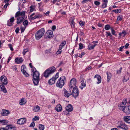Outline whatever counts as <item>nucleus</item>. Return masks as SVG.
Segmentation results:
<instances>
[{
  "mask_svg": "<svg viewBox=\"0 0 130 130\" xmlns=\"http://www.w3.org/2000/svg\"><path fill=\"white\" fill-rule=\"evenodd\" d=\"M56 70L54 66L51 67L46 70L43 73V76L47 78L53 73Z\"/></svg>",
  "mask_w": 130,
  "mask_h": 130,
  "instance_id": "nucleus-1",
  "label": "nucleus"
},
{
  "mask_svg": "<svg viewBox=\"0 0 130 130\" xmlns=\"http://www.w3.org/2000/svg\"><path fill=\"white\" fill-rule=\"evenodd\" d=\"M66 78L65 76H62L58 79L56 84L57 87L61 88L64 85Z\"/></svg>",
  "mask_w": 130,
  "mask_h": 130,
  "instance_id": "nucleus-2",
  "label": "nucleus"
},
{
  "mask_svg": "<svg viewBox=\"0 0 130 130\" xmlns=\"http://www.w3.org/2000/svg\"><path fill=\"white\" fill-rule=\"evenodd\" d=\"M44 32V28H42L39 30L35 34L36 39L38 40L41 38L43 36Z\"/></svg>",
  "mask_w": 130,
  "mask_h": 130,
  "instance_id": "nucleus-3",
  "label": "nucleus"
},
{
  "mask_svg": "<svg viewBox=\"0 0 130 130\" xmlns=\"http://www.w3.org/2000/svg\"><path fill=\"white\" fill-rule=\"evenodd\" d=\"M117 127L118 128L121 129L123 130H128V126L124 123L120 121H118L117 125Z\"/></svg>",
  "mask_w": 130,
  "mask_h": 130,
  "instance_id": "nucleus-4",
  "label": "nucleus"
},
{
  "mask_svg": "<svg viewBox=\"0 0 130 130\" xmlns=\"http://www.w3.org/2000/svg\"><path fill=\"white\" fill-rule=\"evenodd\" d=\"M25 11H23L20 12V11H18L16 13L15 15V17L17 18L19 17L25 18Z\"/></svg>",
  "mask_w": 130,
  "mask_h": 130,
  "instance_id": "nucleus-5",
  "label": "nucleus"
},
{
  "mask_svg": "<svg viewBox=\"0 0 130 130\" xmlns=\"http://www.w3.org/2000/svg\"><path fill=\"white\" fill-rule=\"evenodd\" d=\"M80 80H81V83L82 86L80 87V88L82 89L83 88L86 87V81H85V79L83 78V75H81Z\"/></svg>",
  "mask_w": 130,
  "mask_h": 130,
  "instance_id": "nucleus-6",
  "label": "nucleus"
},
{
  "mask_svg": "<svg viewBox=\"0 0 130 130\" xmlns=\"http://www.w3.org/2000/svg\"><path fill=\"white\" fill-rule=\"evenodd\" d=\"M31 70L33 73V78H39V73L38 71H37L36 69L34 68L32 69Z\"/></svg>",
  "mask_w": 130,
  "mask_h": 130,
  "instance_id": "nucleus-7",
  "label": "nucleus"
},
{
  "mask_svg": "<svg viewBox=\"0 0 130 130\" xmlns=\"http://www.w3.org/2000/svg\"><path fill=\"white\" fill-rule=\"evenodd\" d=\"M76 83V79L73 78H72L70 81L69 85L70 88H72L73 87L75 86Z\"/></svg>",
  "mask_w": 130,
  "mask_h": 130,
  "instance_id": "nucleus-8",
  "label": "nucleus"
},
{
  "mask_svg": "<svg viewBox=\"0 0 130 130\" xmlns=\"http://www.w3.org/2000/svg\"><path fill=\"white\" fill-rule=\"evenodd\" d=\"M79 94V91L76 87L73 88L72 91V95L75 98Z\"/></svg>",
  "mask_w": 130,
  "mask_h": 130,
  "instance_id": "nucleus-9",
  "label": "nucleus"
},
{
  "mask_svg": "<svg viewBox=\"0 0 130 130\" xmlns=\"http://www.w3.org/2000/svg\"><path fill=\"white\" fill-rule=\"evenodd\" d=\"M26 118H23L18 119L17 123L18 124L22 125L26 123Z\"/></svg>",
  "mask_w": 130,
  "mask_h": 130,
  "instance_id": "nucleus-10",
  "label": "nucleus"
},
{
  "mask_svg": "<svg viewBox=\"0 0 130 130\" xmlns=\"http://www.w3.org/2000/svg\"><path fill=\"white\" fill-rule=\"evenodd\" d=\"M0 80L3 85H6L7 83V80L6 77L4 76H2L1 77Z\"/></svg>",
  "mask_w": 130,
  "mask_h": 130,
  "instance_id": "nucleus-11",
  "label": "nucleus"
},
{
  "mask_svg": "<svg viewBox=\"0 0 130 130\" xmlns=\"http://www.w3.org/2000/svg\"><path fill=\"white\" fill-rule=\"evenodd\" d=\"M25 68V66L23 65L21 67V70L23 74L25 76L28 77L29 76V74L26 72V71L24 69Z\"/></svg>",
  "mask_w": 130,
  "mask_h": 130,
  "instance_id": "nucleus-12",
  "label": "nucleus"
},
{
  "mask_svg": "<svg viewBox=\"0 0 130 130\" xmlns=\"http://www.w3.org/2000/svg\"><path fill=\"white\" fill-rule=\"evenodd\" d=\"M94 79L96 82V80H98V82L96 83L97 84H98L101 83V77L99 75H96L94 77Z\"/></svg>",
  "mask_w": 130,
  "mask_h": 130,
  "instance_id": "nucleus-13",
  "label": "nucleus"
},
{
  "mask_svg": "<svg viewBox=\"0 0 130 130\" xmlns=\"http://www.w3.org/2000/svg\"><path fill=\"white\" fill-rule=\"evenodd\" d=\"M46 34L47 38H52L53 36V32L51 30H48L46 32Z\"/></svg>",
  "mask_w": 130,
  "mask_h": 130,
  "instance_id": "nucleus-14",
  "label": "nucleus"
},
{
  "mask_svg": "<svg viewBox=\"0 0 130 130\" xmlns=\"http://www.w3.org/2000/svg\"><path fill=\"white\" fill-rule=\"evenodd\" d=\"M119 109L121 110H122L125 113V110L127 106L123 104L122 103H120L119 105Z\"/></svg>",
  "mask_w": 130,
  "mask_h": 130,
  "instance_id": "nucleus-15",
  "label": "nucleus"
},
{
  "mask_svg": "<svg viewBox=\"0 0 130 130\" xmlns=\"http://www.w3.org/2000/svg\"><path fill=\"white\" fill-rule=\"evenodd\" d=\"M63 92L64 93V95L65 96L67 97H69L70 95H71L72 93L71 91H69V92L65 89H63Z\"/></svg>",
  "mask_w": 130,
  "mask_h": 130,
  "instance_id": "nucleus-16",
  "label": "nucleus"
},
{
  "mask_svg": "<svg viewBox=\"0 0 130 130\" xmlns=\"http://www.w3.org/2000/svg\"><path fill=\"white\" fill-rule=\"evenodd\" d=\"M24 18L22 17H19L17 19V23L19 24H21L23 21Z\"/></svg>",
  "mask_w": 130,
  "mask_h": 130,
  "instance_id": "nucleus-17",
  "label": "nucleus"
},
{
  "mask_svg": "<svg viewBox=\"0 0 130 130\" xmlns=\"http://www.w3.org/2000/svg\"><path fill=\"white\" fill-rule=\"evenodd\" d=\"M66 110L67 111L69 112L72 111L73 110V108L71 104H68L65 107Z\"/></svg>",
  "mask_w": 130,
  "mask_h": 130,
  "instance_id": "nucleus-18",
  "label": "nucleus"
},
{
  "mask_svg": "<svg viewBox=\"0 0 130 130\" xmlns=\"http://www.w3.org/2000/svg\"><path fill=\"white\" fill-rule=\"evenodd\" d=\"M0 91H3L5 93L7 92L6 89L2 84H0Z\"/></svg>",
  "mask_w": 130,
  "mask_h": 130,
  "instance_id": "nucleus-19",
  "label": "nucleus"
},
{
  "mask_svg": "<svg viewBox=\"0 0 130 130\" xmlns=\"http://www.w3.org/2000/svg\"><path fill=\"white\" fill-rule=\"evenodd\" d=\"M10 112L8 110L4 109L1 113V115L3 116H6L9 114Z\"/></svg>",
  "mask_w": 130,
  "mask_h": 130,
  "instance_id": "nucleus-20",
  "label": "nucleus"
},
{
  "mask_svg": "<svg viewBox=\"0 0 130 130\" xmlns=\"http://www.w3.org/2000/svg\"><path fill=\"white\" fill-rule=\"evenodd\" d=\"M124 120L126 123H130V116H126L124 117Z\"/></svg>",
  "mask_w": 130,
  "mask_h": 130,
  "instance_id": "nucleus-21",
  "label": "nucleus"
},
{
  "mask_svg": "<svg viewBox=\"0 0 130 130\" xmlns=\"http://www.w3.org/2000/svg\"><path fill=\"white\" fill-rule=\"evenodd\" d=\"M23 61V58H17L15 59V61L17 64L22 63Z\"/></svg>",
  "mask_w": 130,
  "mask_h": 130,
  "instance_id": "nucleus-22",
  "label": "nucleus"
},
{
  "mask_svg": "<svg viewBox=\"0 0 130 130\" xmlns=\"http://www.w3.org/2000/svg\"><path fill=\"white\" fill-rule=\"evenodd\" d=\"M62 109V107L60 104L57 105L55 107L56 110L58 112L61 111Z\"/></svg>",
  "mask_w": 130,
  "mask_h": 130,
  "instance_id": "nucleus-23",
  "label": "nucleus"
},
{
  "mask_svg": "<svg viewBox=\"0 0 130 130\" xmlns=\"http://www.w3.org/2000/svg\"><path fill=\"white\" fill-rule=\"evenodd\" d=\"M6 128L8 130H15V127L12 125H8L6 127Z\"/></svg>",
  "mask_w": 130,
  "mask_h": 130,
  "instance_id": "nucleus-24",
  "label": "nucleus"
},
{
  "mask_svg": "<svg viewBox=\"0 0 130 130\" xmlns=\"http://www.w3.org/2000/svg\"><path fill=\"white\" fill-rule=\"evenodd\" d=\"M125 113L126 115H129L130 114V105L128 106H127L125 110Z\"/></svg>",
  "mask_w": 130,
  "mask_h": 130,
  "instance_id": "nucleus-25",
  "label": "nucleus"
},
{
  "mask_svg": "<svg viewBox=\"0 0 130 130\" xmlns=\"http://www.w3.org/2000/svg\"><path fill=\"white\" fill-rule=\"evenodd\" d=\"M55 80L54 77L50 79L48 81V84L50 85H52L55 83Z\"/></svg>",
  "mask_w": 130,
  "mask_h": 130,
  "instance_id": "nucleus-26",
  "label": "nucleus"
},
{
  "mask_svg": "<svg viewBox=\"0 0 130 130\" xmlns=\"http://www.w3.org/2000/svg\"><path fill=\"white\" fill-rule=\"evenodd\" d=\"M33 79V81L34 84L35 85H37L38 84L39 81V78H35Z\"/></svg>",
  "mask_w": 130,
  "mask_h": 130,
  "instance_id": "nucleus-27",
  "label": "nucleus"
},
{
  "mask_svg": "<svg viewBox=\"0 0 130 130\" xmlns=\"http://www.w3.org/2000/svg\"><path fill=\"white\" fill-rule=\"evenodd\" d=\"M66 44V41H63L60 45L59 48H60V49H62Z\"/></svg>",
  "mask_w": 130,
  "mask_h": 130,
  "instance_id": "nucleus-28",
  "label": "nucleus"
},
{
  "mask_svg": "<svg viewBox=\"0 0 130 130\" xmlns=\"http://www.w3.org/2000/svg\"><path fill=\"white\" fill-rule=\"evenodd\" d=\"M97 45V44H95L94 45L89 44L88 46V49L89 50H91L94 48V47Z\"/></svg>",
  "mask_w": 130,
  "mask_h": 130,
  "instance_id": "nucleus-29",
  "label": "nucleus"
},
{
  "mask_svg": "<svg viewBox=\"0 0 130 130\" xmlns=\"http://www.w3.org/2000/svg\"><path fill=\"white\" fill-rule=\"evenodd\" d=\"M40 110L39 107L38 106H36L34 107L33 109V110L35 112H38Z\"/></svg>",
  "mask_w": 130,
  "mask_h": 130,
  "instance_id": "nucleus-30",
  "label": "nucleus"
},
{
  "mask_svg": "<svg viewBox=\"0 0 130 130\" xmlns=\"http://www.w3.org/2000/svg\"><path fill=\"white\" fill-rule=\"evenodd\" d=\"M30 12H31L35 10V7L33 5H31L30 7Z\"/></svg>",
  "mask_w": 130,
  "mask_h": 130,
  "instance_id": "nucleus-31",
  "label": "nucleus"
},
{
  "mask_svg": "<svg viewBox=\"0 0 130 130\" xmlns=\"http://www.w3.org/2000/svg\"><path fill=\"white\" fill-rule=\"evenodd\" d=\"M119 34L120 36L124 37L126 34V32L125 31L123 30Z\"/></svg>",
  "mask_w": 130,
  "mask_h": 130,
  "instance_id": "nucleus-32",
  "label": "nucleus"
},
{
  "mask_svg": "<svg viewBox=\"0 0 130 130\" xmlns=\"http://www.w3.org/2000/svg\"><path fill=\"white\" fill-rule=\"evenodd\" d=\"M106 73L107 75V81L109 82L111 78V75L110 73L107 72Z\"/></svg>",
  "mask_w": 130,
  "mask_h": 130,
  "instance_id": "nucleus-33",
  "label": "nucleus"
},
{
  "mask_svg": "<svg viewBox=\"0 0 130 130\" xmlns=\"http://www.w3.org/2000/svg\"><path fill=\"white\" fill-rule=\"evenodd\" d=\"M23 24L24 26L26 27H27L28 24V21L27 20H25L23 22Z\"/></svg>",
  "mask_w": 130,
  "mask_h": 130,
  "instance_id": "nucleus-34",
  "label": "nucleus"
},
{
  "mask_svg": "<svg viewBox=\"0 0 130 130\" xmlns=\"http://www.w3.org/2000/svg\"><path fill=\"white\" fill-rule=\"evenodd\" d=\"M0 123H1L3 125H5L7 123V121L4 120H0Z\"/></svg>",
  "mask_w": 130,
  "mask_h": 130,
  "instance_id": "nucleus-35",
  "label": "nucleus"
},
{
  "mask_svg": "<svg viewBox=\"0 0 130 130\" xmlns=\"http://www.w3.org/2000/svg\"><path fill=\"white\" fill-rule=\"evenodd\" d=\"M39 128L40 130H44V125L40 124L39 125Z\"/></svg>",
  "mask_w": 130,
  "mask_h": 130,
  "instance_id": "nucleus-36",
  "label": "nucleus"
},
{
  "mask_svg": "<svg viewBox=\"0 0 130 130\" xmlns=\"http://www.w3.org/2000/svg\"><path fill=\"white\" fill-rule=\"evenodd\" d=\"M25 102L24 101V99L23 98L21 100V101L20 102V105H22L25 104Z\"/></svg>",
  "mask_w": 130,
  "mask_h": 130,
  "instance_id": "nucleus-37",
  "label": "nucleus"
},
{
  "mask_svg": "<svg viewBox=\"0 0 130 130\" xmlns=\"http://www.w3.org/2000/svg\"><path fill=\"white\" fill-rule=\"evenodd\" d=\"M40 18V15H35L34 17H33L32 18H31V20H34L35 19L37 18Z\"/></svg>",
  "mask_w": 130,
  "mask_h": 130,
  "instance_id": "nucleus-38",
  "label": "nucleus"
},
{
  "mask_svg": "<svg viewBox=\"0 0 130 130\" xmlns=\"http://www.w3.org/2000/svg\"><path fill=\"white\" fill-rule=\"evenodd\" d=\"M104 28L106 30H108L110 28V26L108 24L106 25L105 26Z\"/></svg>",
  "mask_w": 130,
  "mask_h": 130,
  "instance_id": "nucleus-39",
  "label": "nucleus"
},
{
  "mask_svg": "<svg viewBox=\"0 0 130 130\" xmlns=\"http://www.w3.org/2000/svg\"><path fill=\"white\" fill-rule=\"evenodd\" d=\"M26 27L25 26H24V27L21 26V27L20 29L21 30V33L23 32L25 30Z\"/></svg>",
  "mask_w": 130,
  "mask_h": 130,
  "instance_id": "nucleus-40",
  "label": "nucleus"
},
{
  "mask_svg": "<svg viewBox=\"0 0 130 130\" xmlns=\"http://www.w3.org/2000/svg\"><path fill=\"white\" fill-rule=\"evenodd\" d=\"M113 12H114L116 13H118V12L120 13L121 12V10L120 9H117L116 10H112Z\"/></svg>",
  "mask_w": 130,
  "mask_h": 130,
  "instance_id": "nucleus-41",
  "label": "nucleus"
},
{
  "mask_svg": "<svg viewBox=\"0 0 130 130\" xmlns=\"http://www.w3.org/2000/svg\"><path fill=\"white\" fill-rule=\"evenodd\" d=\"M105 32L107 34L106 35V36H109L110 37H112V35L109 32L106 31Z\"/></svg>",
  "mask_w": 130,
  "mask_h": 130,
  "instance_id": "nucleus-42",
  "label": "nucleus"
},
{
  "mask_svg": "<svg viewBox=\"0 0 130 130\" xmlns=\"http://www.w3.org/2000/svg\"><path fill=\"white\" fill-rule=\"evenodd\" d=\"M61 49H60V48H59L58 50L56 52V54L57 55H58L61 54L62 51Z\"/></svg>",
  "mask_w": 130,
  "mask_h": 130,
  "instance_id": "nucleus-43",
  "label": "nucleus"
},
{
  "mask_svg": "<svg viewBox=\"0 0 130 130\" xmlns=\"http://www.w3.org/2000/svg\"><path fill=\"white\" fill-rule=\"evenodd\" d=\"M28 51V50L27 48L24 49L23 50V55H24Z\"/></svg>",
  "mask_w": 130,
  "mask_h": 130,
  "instance_id": "nucleus-44",
  "label": "nucleus"
},
{
  "mask_svg": "<svg viewBox=\"0 0 130 130\" xmlns=\"http://www.w3.org/2000/svg\"><path fill=\"white\" fill-rule=\"evenodd\" d=\"M122 19V17L120 15L118 17L117 20L118 21H121Z\"/></svg>",
  "mask_w": 130,
  "mask_h": 130,
  "instance_id": "nucleus-45",
  "label": "nucleus"
},
{
  "mask_svg": "<svg viewBox=\"0 0 130 130\" xmlns=\"http://www.w3.org/2000/svg\"><path fill=\"white\" fill-rule=\"evenodd\" d=\"M127 103V100L126 99L124 100H123L122 102L121 103H122L123 104L125 105H126Z\"/></svg>",
  "mask_w": 130,
  "mask_h": 130,
  "instance_id": "nucleus-46",
  "label": "nucleus"
},
{
  "mask_svg": "<svg viewBox=\"0 0 130 130\" xmlns=\"http://www.w3.org/2000/svg\"><path fill=\"white\" fill-rule=\"evenodd\" d=\"M59 76V73H57L55 77H53L56 80L57 78Z\"/></svg>",
  "mask_w": 130,
  "mask_h": 130,
  "instance_id": "nucleus-47",
  "label": "nucleus"
},
{
  "mask_svg": "<svg viewBox=\"0 0 130 130\" xmlns=\"http://www.w3.org/2000/svg\"><path fill=\"white\" fill-rule=\"evenodd\" d=\"M107 3H103L102 5V7L103 8H105L107 7Z\"/></svg>",
  "mask_w": 130,
  "mask_h": 130,
  "instance_id": "nucleus-48",
  "label": "nucleus"
},
{
  "mask_svg": "<svg viewBox=\"0 0 130 130\" xmlns=\"http://www.w3.org/2000/svg\"><path fill=\"white\" fill-rule=\"evenodd\" d=\"M39 118L37 116H36L35 117L32 119V121H35L36 120H39Z\"/></svg>",
  "mask_w": 130,
  "mask_h": 130,
  "instance_id": "nucleus-49",
  "label": "nucleus"
},
{
  "mask_svg": "<svg viewBox=\"0 0 130 130\" xmlns=\"http://www.w3.org/2000/svg\"><path fill=\"white\" fill-rule=\"evenodd\" d=\"M79 49H82L83 48V44H82L81 43H80L79 44Z\"/></svg>",
  "mask_w": 130,
  "mask_h": 130,
  "instance_id": "nucleus-50",
  "label": "nucleus"
},
{
  "mask_svg": "<svg viewBox=\"0 0 130 130\" xmlns=\"http://www.w3.org/2000/svg\"><path fill=\"white\" fill-rule=\"evenodd\" d=\"M8 21H9V22L10 23H13L14 21V19L13 17L10 19Z\"/></svg>",
  "mask_w": 130,
  "mask_h": 130,
  "instance_id": "nucleus-51",
  "label": "nucleus"
},
{
  "mask_svg": "<svg viewBox=\"0 0 130 130\" xmlns=\"http://www.w3.org/2000/svg\"><path fill=\"white\" fill-rule=\"evenodd\" d=\"M8 46H9V48H10V50L11 51H12L13 50V48L12 46V45L11 44H8Z\"/></svg>",
  "mask_w": 130,
  "mask_h": 130,
  "instance_id": "nucleus-52",
  "label": "nucleus"
},
{
  "mask_svg": "<svg viewBox=\"0 0 130 130\" xmlns=\"http://www.w3.org/2000/svg\"><path fill=\"white\" fill-rule=\"evenodd\" d=\"M94 4L98 6L100 4V3L97 1H95L94 2Z\"/></svg>",
  "mask_w": 130,
  "mask_h": 130,
  "instance_id": "nucleus-53",
  "label": "nucleus"
},
{
  "mask_svg": "<svg viewBox=\"0 0 130 130\" xmlns=\"http://www.w3.org/2000/svg\"><path fill=\"white\" fill-rule=\"evenodd\" d=\"M10 22L9 21H8L7 23V26H10L12 25V24L10 23Z\"/></svg>",
  "mask_w": 130,
  "mask_h": 130,
  "instance_id": "nucleus-54",
  "label": "nucleus"
},
{
  "mask_svg": "<svg viewBox=\"0 0 130 130\" xmlns=\"http://www.w3.org/2000/svg\"><path fill=\"white\" fill-rule=\"evenodd\" d=\"M35 125V123L34 122H32L31 123L30 125V127H34Z\"/></svg>",
  "mask_w": 130,
  "mask_h": 130,
  "instance_id": "nucleus-55",
  "label": "nucleus"
},
{
  "mask_svg": "<svg viewBox=\"0 0 130 130\" xmlns=\"http://www.w3.org/2000/svg\"><path fill=\"white\" fill-rule=\"evenodd\" d=\"M111 32L112 34L113 35H115V32L114 30H113L111 28Z\"/></svg>",
  "mask_w": 130,
  "mask_h": 130,
  "instance_id": "nucleus-56",
  "label": "nucleus"
},
{
  "mask_svg": "<svg viewBox=\"0 0 130 130\" xmlns=\"http://www.w3.org/2000/svg\"><path fill=\"white\" fill-rule=\"evenodd\" d=\"M79 24L81 26H82L84 25V23L82 21H80L79 22Z\"/></svg>",
  "mask_w": 130,
  "mask_h": 130,
  "instance_id": "nucleus-57",
  "label": "nucleus"
},
{
  "mask_svg": "<svg viewBox=\"0 0 130 130\" xmlns=\"http://www.w3.org/2000/svg\"><path fill=\"white\" fill-rule=\"evenodd\" d=\"M19 27L17 28L15 30V32L17 34H18L19 33Z\"/></svg>",
  "mask_w": 130,
  "mask_h": 130,
  "instance_id": "nucleus-58",
  "label": "nucleus"
},
{
  "mask_svg": "<svg viewBox=\"0 0 130 130\" xmlns=\"http://www.w3.org/2000/svg\"><path fill=\"white\" fill-rule=\"evenodd\" d=\"M91 66H89L87 67L86 69V70H88L91 69Z\"/></svg>",
  "mask_w": 130,
  "mask_h": 130,
  "instance_id": "nucleus-59",
  "label": "nucleus"
},
{
  "mask_svg": "<svg viewBox=\"0 0 130 130\" xmlns=\"http://www.w3.org/2000/svg\"><path fill=\"white\" fill-rule=\"evenodd\" d=\"M124 47V46H122L121 47H120L119 48V51H122V49H123V48Z\"/></svg>",
  "mask_w": 130,
  "mask_h": 130,
  "instance_id": "nucleus-60",
  "label": "nucleus"
},
{
  "mask_svg": "<svg viewBox=\"0 0 130 130\" xmlns=\"http://www.w3.org/2000/svg\"><path fill=\"white\" fill-rule=\"evenodd\" d=\"M129 44L128 43H127L125 46V48H127L128 46H129Z\"/></svg>",
  "mask_w": 130,
  "mask_h": 130,
  "instance_id": "nucleus-61",
  "label": "nucleus"
},
{
  "mask_svg": "<svg viewBox=\"0 0 130 130\" xmlns=\"http://www.w3.org/2000/svg\"><path fill=\"white\" fill-rule=\"evenodd\" d=\"M13 69L14 71H17V69L16 67L14 66L13 67Z\"/></svg>",
  "mask_w": 130,
  "mask_h": 130,
  "instance_id": "nucleus-62",
  "label": "nucleus"
},
{
  "mask_svg": "<svg viewBox=\"0 0 130 130\" xmlns=\"http://www.w3.org/2000/svg\"><path fill=\"white\" fill-rule=\"evenodd\" d=\"M50 13V12L49 11H47L45 13V15H46V16H48L49 15V14Z\"/></svg>",
  "mask_w": 130,
  "mask_h": 130,
  "instance_id": "nucleus-63",
  "label": "nucleus"
},
{
  "mask_svg": "<svg viewBox=\"0 0 130 130\" xmlns=\"http://www.w3.org/2000/svg\"><path fill=\"white\" fill-rule=\"evenodd\" d=\"M85 54V53L84 52H82L81 54H80L79 56V57H82V56Z\"/></svg>",
  "mask_w": 130,
  "mask_h": 130,
  "instance_id": "nucleus-64",
  "label": "nucleus"
}]
</instances>
